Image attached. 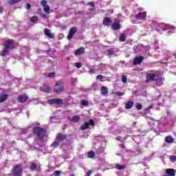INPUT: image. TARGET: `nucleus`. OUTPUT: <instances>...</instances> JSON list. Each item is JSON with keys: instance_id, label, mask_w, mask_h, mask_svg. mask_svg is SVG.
<instances>
[{"instance_id": "1", "label": "nucleus", "mask_w": 176, "mask_h": 176, "mask_svg": "<svg viewBox=\"0 0 176 176\" xmlns=\"http://www.w3.org/2000/svg\"><path fill=\"white\" fill-rule=\"evenodd\" d=\"M3 49L1 52V56L5 57V56H9V52L16 49V41L13 40H7L3 44Z\"/></svg>"}, {"instance_id": "2", "label": "nucleus", "mask_w": 176, "mask_h": 176, "mask_svg": "<svg viewBox=\"0 0 176 176\" xmlns=\"http://www.w3.org/2000/svg\"><path fill=\"white\" fill-rule=\"evenodd\" d=\"M32 131L34 134L38 137L39 141H41V142H43L44 138L46 137L47 130H46L45 128L36 126L33 128Z\"/></svg>"}, {"instance_id": "3", "label": "nucleus", "mask_w": 176, "mask_h": 176, "mask_svg": "<svg viewBox=\"0 0 176 176\" xmlns=\"http://www.w3.org/2000/svg\"><path fill=\"white\" fill-rule=\"evenodd\" d=\"M23 165L21 164H16L13 168H12V171H13V175L14 176H22L21 173H23Z\"/></svg>"}, {"instance_id": "4", "label": "nucleus", "mask_w": 176, "mask_h": 176, "mask_svg": "<svg viewBox=\"0 0 176 176\" xmlns=\"http://www.w3.org/2000/svg\"><path fill=\"white\" fill-rule=\"evenodd\" d=\"M54 93H57L58 94H60V93H63L64 91V86H63V81L62 80H58L55 83V86L54 88Z\"/></svg>"}, {"instance_id": "5", "label": "nucleus", "mask_w": 176, "mask_h": 176, "mask_svg": "<svg viewBox=\"0 0 176 176\" xmlns=\"http://www.w3.org/2000/svg\"><path fill=\"white\" fill-rule=\"evenodd\" d=\"M47 102L50 105H53L54 104H56V105H63V104H64L63 99L60 98L50 99Z\"/></svg>"}, {"instance_id": "6", "label": "nucleus", "mask_w": 176, "mask_h": 176, "mask_svg": "<svg viewBox=\"0 0 176 176\" xmlns=\"http://www.w3.org/2000/svg\"><path fill=\"white\" fill-rule=\"evenodd\" d=\"M65 140H68V135L62 133H57L56 141L58 142H63V141H65Z\"/></svg>"}, {"instance_id": "7", "label": "nucleus", "mask_w": 176, "mask_h": 176, "mask_svg": "<svg viewBox=\"0 0 176 176\" xmlns=\"http://www.w3.org/2000/svg\"><path fill=\"white\" fill-rule=\"evenodd\" d=\"M41 5L43 6L44 12L47 13V14H49V13H50V7L47 6V2L45 0H42L41 1Z\"/></svg>"}, {"instance_id": "8", "label": "nucleus", "mask_w": 176, "mask_h": 176, "mask_svg": "<svg viewBox=\"0 0 176 176\" xmlns=\"http://www.w3.org/2000/svg\"><path fill=\"white\" fill-rule=\"evenodd\" d=\"M76 31H78V28L73 27L70 29L69 34L67 35V39L71 40L72 38H74V35L76 34Z\"/></svg>"}, {"instance_id": "9", "label": "nucleus", "mask_w": 176, "mask_h": 176, "mask_svg": "<svg viewBox=\"0 0 176 176\" xmlns=\"http://www.w3.org/2000/svg\"><path fill=\"white\" fill-rule=\"evenodd\" d=\"M89 126H94V120H89V122H85L80 127L82 130H87Z\"/></svg>"}, {"instance_id": "10", "label": "nucleus", "mask_w": 176, "mask_h": 176, "mask_svg": "<svg viewBox=\"0 0 176 176\" xmlns=\"http://www.w3.org/2000/svg\"><path fill=\"white\" fill-rule=\"evenodd\" d=\"M135 17L137 20H145L146 19V12H140L135 15Z\"/></svg>"}, {"instance_id": "11", "label": "nucleus", "mask_w": 176, "mask_h": 176, "mask_svg": "<svg viewBox=\"0 0 176 176\" xmlns=\"http://www.w3.org/2000/svg\"><path fill=\"white\" fill-rule=\"evenodd\" d=\"M159 76H156V74L153 73H148L146 74V80L147 82H153L155 81V78H157Z\"/></svg>"}, {"instance_id": "12", "label": "nucleus", "mask_w": 176, "mask_h": 176, "mask_svg": "<svg viewBox=\"0 0 176 176\" xmlns=\"http://www.w3.org/2000/svg\"><path fill=\"white\" fill-rule=\"evenodd\" d=\"M144 56H140L139 57H136L133 60V65H138V64H141L142 61H144Z\"/></svg>"}, {"instance_id": "13", "label": "nucleus", "mask_w": 176, "mask_h": 176, "mask_svg": "<svg viewBox=\"0 0 176 176\" xmlns=\"http://www.w3.org/2000/svg\"><path fill=\"white\" fill-rule=\"evenodd\" d=\"M175 169L173 168H168L166 170V174L164 175L163 176H175Z\"/></svg>"}, {"instance_id": "14", "label": "nucleus", "mask_w": 176, "mask_h": 176, "mask_svg": "<svg viewBox=\"0 0 176 176\" xmlns=\"http://www.w3.org/2000/svg\"><path fill=\"white\" fill-rule=\"evenodd\" d=\"M27 100H28V97H27V96L25 95H21V96H19L17 98L18 102H21L22 104L25 102Z\"/></svg>"}, {"instance_id": "15", "label": "nucleus", "mask_w": 176, "mask_h": 176, "mask_svg": "<svg viewBox=\"0 0 176 176\" xmlns=\"http://www.w3.org/2000/svg\"><path fill=\"white\" fill-rule=\"evenodd\" d=\"M112 24V19L109 17H105L103 19V25H105L106 27H109Z\"/></svg>"}, {"instance_id": "16", "label": "nucleus", "mask_w": 176, "mask_h": 176, "mask_svg": "<svg viewBox=\"0 0 176 176\" xmlns=\"http://www.w3.org/2000/svg\"><path fill=\"white\" fill-rule=\"evenodd\" d=\"M111 28L114 31H118V30H120L122 28V26L120 25V23H113L111 25Z\"/></svg>"}, {"instance_id": "17", "label": "nucleus", "mask_w": 176, "mask_h": 176, "mask_svg": "<svg viewBox=\"0 0 176 176\" xmlns=\"http://www.w3.org/2000/svg\"><path fill=\"white\" fill-rule=\"evenodd\" d=\"M85 53V48L80 47L75 51V56H81Z\"/></svg>"}, {"instance_id": "18", "label": "nucleus", "mask_w": 176, "mask_h": 176, "mask_svg": "<svg viewBox=\"0 0 176 176\" xmlns=\"http://www.w3.org/2000/svg\"><path fill=\"white\" fill-rule=\"evenodd\" d=\"M127 37V34L126 32H122L120 34L119 41L120 42H124L126 41V38Z\"/></svg>"}, {"instance_id": "19", "label": "nucleus", "mask_w": 176, "mask_h": 176, "mask_svg": "<svg viewBox=\"0 0 176 176\" xmlns=\"http://www.w3.org/2000/svg\"><path fill=\"white\" fill-rule=\"evenodd\" d=\"M165 142H166V144H173V142H174V138L171 135L165 137Z\"/></svg>"}, {"instance_id": "20", "label": "nucleus", "mask_w": 176, "mask_h": 176, "mask_svg": "<svg viewBox=\"0 0 176 176\" xmlns=\"http://www.w3.org/2000/svg\"><path fill=\"white\" fill-rule=\"evenodd\" d=\"M100 91H101L102 96H107L109 93L108 88L104 86L101 87Z\"/></svg>"}, {"instance_id": "21", "label": "nucleus", "mask_w": 176, "mask_h": 176, "mask_svg": "<svg viewBox=\"0 0 176 176\" xmlns=\"http://www.w3.org/2000/svg\"><path fill=\"white\" fill-rule=\"evenodd\" d=\"M45 35L47 36V38H54V36H53V34L50 33L49 29H45Z\"/></svg>"}, {"instance_id": "22", "label": "nucleus", "mask_w": 176, "mask_h": 176, "mask_svg": "<svg viewBox=\"0 0 176 176\" xmlns=\"http://www.w3.org/2000/svg\"><path fill=\"white\" fill-rule=\"evenodd\" d=\"M134 107V102L129 101L126 104L125 108L126 109H131Z\"/></svg>"}, {"instance_id": "23", "label": "nucleus", "mask_w": 176, "mask_h": 176, "mask_svg": "<svg viewBox=\"0 0 176 176\" xmlns=\"http://www.w3.org/2000/svg\"><path fill=\"white\" fill-rule=\"evenodd\" d=\"M87 157L89 159H94V157H96V153H94V151H89L87 153Z\"/></svg>"}, {"instance_id": "24", "label": "nucleus", "mask_w": 176, "mask_h": 176, "mask_svg": "<svg viewBox=\"0 0 176 176\" xmlns=\"http://www.w3.org/2000/svg\"><path fill=\"white\" fill-rule=\"evenodd\" d=\"M79 120H80V116H74L71 120V121L74 122V123L79 122Z\"/></svg>"}, {"instance_id": "25", "label": "nucleus", "mask_w": 176, "mask_h": 176, "mask_svg": "<svg viewBox=\"0 0 176 176\" xmlns=\"http://www.w3.org/2000/svg\"><path fill=\"white\" fill-rule=\"evenodd\" d=\"M9 96L8 94H3L1 96V102H3V101H6Z\"/></svg>"}, {"instance_id": "26", "label": "nucleus", "mask_w": 176, "mask_h": 176, "mask_svg": "<svg viewBox=\"0 0 176 176\" xmlns=\"http://www.w3.org/2000/svg\"><path fill=\"white\" fill-rule=\"evenodd\" d=\"M21 0H9V5H16V3H19Z\"/></svg>"}, {"instance_id": "27", "label": "nucleus", "mask_w": 176, "mask_h": 176, "mask_svg": "<svg viewBox=\"0 0 176 176\" xmlns=\"http://www.w3.org/2000/svg\"><path fill=\"white\" fill-rule=\"evenodd\" d=\"M58 145H60V142H58V140H56V142H54L52 144L51 146L52 148H57L58 146Z\"/></svg>"}, {"instance_id": "28", "label": "nucleus", "mask_w": 176, "mask_h": 176, "mask_svg": "<svg viewBox=\"0 0 176 176\" xmlns=\"http://www.w3.org/2000/svg\"><path fill=\"white\" fill-rule=\"evenodd\" d=\"M30 170H32V171L38 170V166H36V164L35 163L32 164L30 166Z\"/></svg>"}, {"instance_id": "29", "label": "nucleus", "mask_w": 176, "mask_h": 176, "mask_svg": "<svg viewBox=\"0 0 176 176\" xmlns=\"http://www.w3.org/2000/svg\"><path fill=\"white\" fill-rule=\"evenodd\" d=\"M80 104L82 107H88L89 102L87 100H82L80 101Z\"/></svg>"}, {"instance_id": "30", "label": "nucleus", "mask_w": 176, "mask_h": 176, "mask_svg": "<svg viewBox=\"0 0 176 176\" xmlns=\"http://www.w3.org/2000/svg\"><path fill=\"white\" fill-rule=\"evenodd\" d=\"M170 162L175 163L176 162V155H171L169 157Z\"/></svg>"}, {"instance_id": "31", "label": "nucleus", "mask_w": 176, "mask_h": 176, "mask_svg": "<svg viewBox=\"0 0 176 176\" xmlns=\"http://www.w3.org/2000/svg\"><path fill=\"white\" fill-rule=\"evenodd\" d=\"M30 21H32V23H36V21H38V16H34L31 18Z\"/></svg>"}, {"instance_id": "32", "label": "nucleus", "mask_w": 176, "mask_h": 176, "mask_svg": "<svg viewBox=\"0 0 176 176\" xmlns=\"http://www.w3.org/2000/svg\"><path fill=\"white\" fill-rule=\"evenodd\" d=\"M136 109L138 111H141V109H142V104H141V103H138L136 104Z\"/></svg>"}, {"instance_id": "33", "label": "nucleus", "mask_w": 176, "mask_h": 176, "mask_svg": "<svg viewBox=\"0 0 176 176\" xmlns=\"http://www.w3.org/2000/svg\"><path fill=\"white\" fill-rule=\"evenodd\" d=\"M117 168H118V170H124V168H126V166H124V165H118Z\"/></svg>"}, {"instance_id": "34", "label": "nucleus", "mask_w": 176, "mask_h": 176, "mask_svg": "<svg viewBox=\"0 0 176 176\" xmlns=\"http://www.w3.org/2000/svg\"><path fill=\"white\" fill-rule=\"evenodd\" d=\"M60 174H61V171H60V170H55L54 172V176H60Z\"/></svg>"}, {"instance_id": "35", "label": "nucleus", "mask_w": 176, "mask_h": 176, "mask_svg": "<svg viewBox=\"0 0 176 176\" xmlns=\"http://www.w3.org/2000/svg\"><path fill=\"white\" fill-rule=\"evenodd\" d=\"M75 66H76V68H78V69L82 68V63H79V62H77V63H76Z\"/></svg>"}, {"instance_id": "36", "label": "nucleus", "mask_w": 176, "mask_h": 176, "mask_svg": "<svg viewBox=\"0 0 176 176\" xmlns=\"http://www.w3.org/2000/svg\"><path fill=\"white\" fill-rule=\"evenodd\" d=\"M56 76V73L54 72H51L48 74V77L50 78H54Z\"/></svg>"}, {"instance_id": "37", "label": "nucleus", "mask_w": 176, "mask_h": 176, "mask_svg": "<svg viewBox=\"0 0 176 176\" xmlns=\"http://www.w3.org/2000/svg\"><path fill=\"white\" fill-rule=\"evenodd\" d=\"M122 80L123 83H126V82H127V77H126V76H122Z\"/></svg>"}, {"instance_id": "38", "label": "nucleus", "mask_w": 176, "mask_h": 176, "mask_svg": "<svg viewBox=\"0 0 176 176\" xmlns=\"http://www.w3.org/2000/svg\"><path fill=\"white\" fill-rule=\"evenodd\" d=\"M97 71V69H94V68H90L89 69V72L90 74H96V72Z\"/></svg>"}, {"instance_id": "39", "label": "nucleus", "mask_w": 176, "mask_h": 176, "mask_svg": "<svg viewBox=\"0 0 176 176\" xmlns=\"http://www.w3.org/2000/svg\"><path fill=\"white\" fill-rule=\"evenodd\" d=\"M43 91L45 93H49L50 91V88L49 87H47L44 88Z\"/></svg>"}, {"instance_id": "40", "label": "nucleus", "mask_w": 176, "mask_h": 176, "mask_svg": "<svg viewBox=\"0 0 176 176\" xmlns=\"http://www.w3.org/2000/svg\"><path fill=\"white\" fill-rule=\"evenodd\" d=\"M104 78V76L102 75H98L96 76V79H98L99 80H101Z\"/></svg>"}, {"instance_id": "41", "label": "nucleus", "mask_w": 176, "mask_h": 176, "mask_svg": "<svg viewBox=\"0 0 176 176\" xmlns=\"http://www.w3.org/2000/svg\"><path fill=\"white\" fill-rule=\"evenodd\" d=\"M116 96H118L119 97H121L122 96H123L124 94V93H122V92H116Z\"/></svg>"}, {"instance_id": "42", "label": "nucleus", "mask_w": 176, "mask_h": 176, "mask_svg": "<svg viewBox=\"0 0 176 176\" xmlns=\"http://www.w3.org/2000/svg\"><path fill=\"white\" fill-rule=\"evenodd\" d=\"M26 9L28 10L31 9V5L28 3H26Z\"/></svg>"}, {"instance_id": "43", "label": "nucleus", "mask_w": 176, "mask_h": 176, "mask_svg": "<svg viewBox=\"0 0 176 176\" xmlns=\"http://www.w3.org/2000/svg\"><path fill=\"white\" fill-rule=\"evenodd\" d=\"M91 174H93V172L91 170H88L87 172V176H91Z\"/></svg>"}, {"instance_id": "44", "label": "nucleus", "mask_w": 176, "mask_h": 176, "mask_svg": "<svg viewBox=\"0 0 176 176\" xmlns=\"http://www.w3.org/2000/svg\"><path fill=\"white\" fill-rule=\"evenodd\" d=\"M88 5H89V6H91V8H95L94 3H93V2H89V3H88Z\"/></svg>"}, {"instance_id": "45", "label": "nucleus", "mask_w": 176, "mask_h": 176, "mask_svg": "<svg viewBox=\"0 0 176 176\" xmlns=\"http://www.w3.org/2000/svg\"><path fill=\"white\" fill-rule=\"evenodd\" d=\"M107 53H109V54H113V51H112V50H107Z\"/></svg>"}, {"instance_id": "46", "label": "nucleus", "mask_w": 176, "mask_h": 176, "mask_svg": "<svg viewBox=\"0 0 176 176\" xmlns=\"http://www.w3.org/2000/svg\"><path fill=\"white\" fill-rule=\"evenodd\" d=\"M89 10L93 12V10H96V7H92L91 8H89Z\"/></svg>"}, {"instance_id": "47", "label": "nucleus", "mask_w": 176, "mask_h": 176, "mask_svg": "<svg viewBox=\"0 0 176 176\" xmlns=\"http://www.w3.org/2000/svg\"><path fill=\"white\" fill-rule=\"evenodd\" d=\"M42 17H43L44 19H46V14H43V15H42Z\"/></svg>"}, {"instance_id": "48", "label": "nucleus", "mask_w": 176, "mask_h": 176, "mask_svg": "<svg viewBox=\"0 0 176 176\" xmlns=\"http://www.w3.org/2000/svg\"><path fill=\"white\" fill-rule=\"evenodd\" d=\"M120 148H124V144H120Z\"/></svg>"}, {"instance_id": "49", "label": "nucleus", "mask_w": 176, "mask_h": 176, "mask_svg": "<svg viewBox=\"0 0 176 176\" xmlns=\"http://www.w3.org/2000/svg\"><path fill=\"white\" fill-rule=\"evenodd\" d=\"M120 138H122L120 136L117 138L118 141H120Z\"/></svg>"}, {"instance_id": "50", "label": "nucleus", "mask_w": 176, "mask_h": 176, "mask_svg": "<svg viewBox=\"0 0 176 176\" xmlns=\"http://www.w3.org/2000/svg\"><path fill=\"white\" fill-rule=\"evenodd\" d=\"M69 176H75V175H74V174H71Z\"/></svg>"}, {"instance_id": "51", "label": "nucleus", "mask_w": 176, "mask_h": 176, "mask_svg": "<svg viewBox=\"0 0 176 176\" xmlns=\"http://www.w3.org/2000/svg\"><path fill=\"white\" fill-rule=\"evenodd\" d=\"M23 134H24V131H22Z\"/></svg>"}]
</instances>
